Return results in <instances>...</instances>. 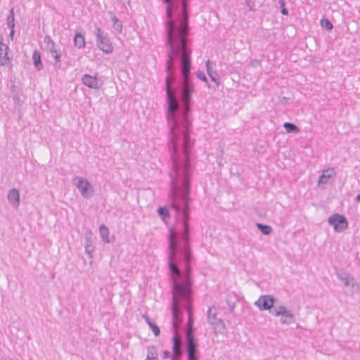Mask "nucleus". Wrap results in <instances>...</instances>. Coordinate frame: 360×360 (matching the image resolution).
Segmentation results:
<instances>
[{"label":"nucleus","instance_id":"1","mask_svg":"<svg viewBox=\"0 0 360 360\" xmlns=\"http://www.w3.org/2000/svg\"><path fill=\"white\" fill-rule=\"evenodd\" d=\"M168 129L167 147L171 160L168 199L176 217L181 216V224L178 230L173 227L169 230L167 267L171 274L179 276L181 271L178 265L184 263L188 276L191 273V263L193 259L189 220L191 182L195 168L193 154L194 141L191 138L192 128Z\"/></svg>","mask_w":360,"mask_h":360},{"label":"nucleus","instance_id":"2","mask_svg":"<svg viewBox=\"0 0 360 360\" xmlns=\"http://www.w3.org/2000/svg\"><path fill=\"white\" fill-rule=\"evenodd\" d=\"M172 304L171 313L172 316V337L171 342H172V353L173 355H181L182 351L181 349V340L178 336L177 333V319L178 314L182 316V311H179V304L177 303V297L182 302H187L189 295V290L183 283H174L172 285Z\"/></svg>","mask_w":360,"mask_h":360},{"label":"nucleus","instance_id":"3","mask_svg":"<svg viewBox=\"0 0 360 360\" xmlns=\"http://www.w3.org/2000/svg\"><path fill=\"white\" fill-rule=\"evenodd\" d=\"M188 0H173L167 8L166 22H188Z\"/></svg>","mask_w":360,"mask_h":360},{"label":"nucleus","instance_id":"4","mask_svg":"<svg viewBox=\"0 0 360 360\" xmlns=\"http://www.w3.org/2000/svg\"><path fill=\"white\" fill-rule=\"evenodd\" d=\"M329 225L333 227V230L336 233L345 231L349 227V222L347 217L338 212L332 214L327 219Z\"/></svg>","mask_w":360,"mask_h":360},{"label":"nucleus","instance_id":"5","mask_svg":"<svg viewBox=\"0 0 360 360\" xmlns=\"http://www.w3.org/2000/svg\"><path fill=\"white\" fill-rule=\"evenodd\" d=\"M73 182L83 198L89 199L93 196L94 187L86 179L77 176L73 179Z\"/></svg>","mask_w":360,"mask_h":360},{"label":"nucleus","instance_id":"6","mask_svg":"<svg viewBox=\"0 0 360 360\" xmlns=\"http://www.w3.org/2000/svg\"><path fill=\"white\" fill-rule=\"evenodd\" d=\"M271 314L275 316H281V323L282 324L290 325L295 322L296 319L294 314L286 309L283 305H279L278 307L274 308Z\"/></svg>","mask_w":360,"mask_h":360},{"label":"nucleus","instance_id":"7","mask_svg":"<svg viewBox=\"0 0 360 360\" xmlns=\"http://www.w3.org/2000/svg\"><path fill=\"white\" fill-rule=\"evenodd\" d=\"M96 44L98 47L105 53H110L113 51V46L108 37L107 34L100 28H96Z\"/></svg>","mask_w":360,"mask_h":360},{"label":"nucleus","instance_id":"8","mask_svg":"<svg viewBox=\"0 0 360 360\" xmlns=\"http://www.w3.org/2000/svg\"><path fill=\"white\" fill-rule=\"evenodd\" d=\"M278 300L271 295H260L258 300L255 302V305L258 307L260 311H271L275 308V303Z\"/></svg>","mask_w":360,"mask_h":360},{"label":"nucleus","instance_id":"9","mask_svg":"<svg viewBox=\"0 0 360 360\" xmlns=\"http://www.w3.org/2000/svg\"><path fill=\"white\" fill-rule=\"evenodd\" d=\"M97 77L98 73H96L94 76L84 74L82 77V84L90 89H99L103 85V82Z\"/></svg>","mask_w":360,"mask_h":360},{"label":"nucleus","instance_id":"10","mask_svg":"<svg viewBox=\"0 0 360 360\" xmlns=\"http://www.w3.org/2000/svg\"><path fill=\"white\" fill-rule=\"evenodd\" d=\"M9 50L8 46L3 42V37L0 36V65L6 66L11 64L13 55L9 56Z\"/></svg>","mask_w":360,"mask_h":360},{"label":"nucleus","instance_id":"11","mask_svg":"<svg viewBox=\"0 0 360 360\" xmlns=\"http://www.w3.org/2000/svg\"><path fill=\"white\" fill-rule=\"evenodd\" d=\"M240 300L239 296L235 292H230L227 294L225 302L227 304L229 311L235 314L234 310L236 303H238Z\"/></svg>","mask_w":360,"mask_h":360},{"label":"nucleus","instance_id":"12","mask_svg":"<svg viewBox=\"0 0 360 360\" xmlns=\"http://www.w3.org/2000/svg\"><path fill=\"white\" fill-rule=\"evenodd\" d=\"M20 195L19 190L15 188L10 189L8 193V201L14 208H18V206L20 205Z\"/></svg>","mask_w":360,"mask_h":360},{"label":"nucleus","instance_id":"13","mask_svg":"<svg viewBox=\"0 0 360 360\" xmlns=\"http://www.w3.org/2000/svg\"><path fill=\"white\" fill-rule=\"evenodd\" d=\"M52 55L55 59L53 63L54 69L58 70L61 68V52L60 50H57L55 46H49L46 49Z\"/></svg>","mask_w":360,"mask_h":360},{"label":"nucleus","instance_id":"14","mask_svg":"<svg viewBox=\"0 0 360 360\" xmlns=\"http://www.w3.org/2000/svg\"><path fill=\"white\" fill-rule=\"evenodd\" d=\"M336 172L334 167H328L322 172V174L319 176L318 184H326L328 180L335 176Z\"/></svg>","mask_w":360,"mask_h":360},{"label":"nucleus","instance_id":"15","mask_svg":"<svg viewBox=\"0 0 360 360\" xmlns=\"http://www.w3.org/2000/svg\"><path fill=\"white\" fill-rule=\"evenodd\" d=\"M32 60L34 68L40 71L44 69V65L41 60V55L38 49H34L32 53Z\"/></svg>","mask_w":360,"mask_h":360},{"label":"nucleus","instance_id":"16","mask_svg":"<svg viewBox=\"0 0 360 360\" xmlns=\"http://www.w3.org/2000/svg\"><path fill=\"white\" fill-rule=\"evenodd\" d=\"M99 233L102 240L105 243H110L115 240V236H112V239L109 238V230L105 224H101L99 226Z\"/></svg>","mask_w":360,"mask_h":360},{"label":"nucleus","instance_id":"17","mask_svg":"<svg viewBox=\"0 0 360 360\" xmlns=\"http://www.w3.org/2000/svg\"><path fill=\"white\" fill-rule=\"evenodd\" d=\"M206 69L209 77L211 80L214 82L217 86L219 85V77L217 72L216 70H213L211 67L210 60H207L205 63Z\"/></svg>","mask_w":360,"mask_h":360},{"label":"nucleus","instance_id":"18","mask_svg":"<svg viewBox=\"0 0 360 360\" xmlns=\"http://www.w3.org/2000/svg\"><path fill=\"white\" fill-rule=\"evenodd\" d=\"M336 276L340 281L343 282V284L345 287L350 285L354 279V278L347 272L340 273L338 271L336 273Z\"/></svg>","mask_w":360,"mask_h":360},{"label":"nucleus","instance_id":"19","mask_svg":"<svg viewBox=\"0 0 360 360\" xmlns=\"http://www.w3.org/2000/svg\"><path fill=\"white\" fill-rule=\"evenodd\" d=\"M143 318L145 319L146 322L148 325L149 328L152 330L154 335L155 337H158L160 334V329L159 326L151 319L149 318V316L147 314H143Z\"/></svg>","mask_w":360,"mask_h":360},{"label":"nucleus","instance_id":"20","mask_svg":"<svg viewBox=\"0 0 360 360\" xmlns=\"http://www.w3.org/2000/svg\"><path fill=\"white\" fill-rule=\"evenodd\" d=\"M200 351L197 338L186 340V352Z\"/></svg>","mask_w":360,"mask_h":360},{"label":"nucleus","instance_id":"21","mask_svg":"<svg viewBox=\"0 0 360 360\" xmlns=\"http://www.w3.org/2000/svg\"><path fill=\"white\" fill-rule=\"evenodd\" d=\"M74 45L77 49H80L85 46V38L80 32H76L74 36Z\"/></svg>","mask_w":360,"mask_h":360},{"label":"nucleus","instance_id":"22","mask_svg":"<svg viewBox=\"0 0 360 360\" xmlns=\"http://www.w3.org/2000/svg\"><path fill=\"white\" fill-rule=\"evenodd\" d=\"M157 212L160 219L165 223L170 219L169 210L167 206H160Z\"/></svg>","mask_w":360,"mask_h":360},{"label":"nucleus","instance_id":"23","mask_svg":"<svg viewBox=\"0 0 360 360\" xmlns=\"http://www.w3.org/2000/svg\"><path fill=\"white\" fill-rule=\"evenodd\" d=\"M256 227L264 236H269L273 231L272 227L268 224L257 222Z\"/></svg>","mask_w":360,"mask_h":360},{"label":"nucleus","instance_id":"24","mask_svg":"<svg viewBox=\"0 0 360 360\" xmlns=\"http://www.w3.org/2000/svg\"><path fill=\"white\" fill-rule=\"evenodd\" d=\"M283 126L288 133L297 134L300 131V127L292 122H285Z\"/></svg>","mask_w":360,"mask_h":360},{"label":"nucleus","instance_id":"25","mask_svg":"<svg viewBox=\"0 0 360 360\" xmlns=\"http://www.w3.org/2000/svg\"><path fill=\"white\" fill-rule=\"evenodd\" d=\"M207 321L211 325H214L217 321L216 309L210 307L207 310Z\"/></svg>","mask_w":360,"mask_h":360},{"label":"nucleus","instance_id":"26","mask_svg":"<svg viewBox=\"0 0 360 360\" xmlns=\"http://www.w3.org/2000/svg\"><path fill=\"white\" fill-rule=\"evenodd\" d=\"M215 333L223 334L226 330V327L224 321L221 319H217L216 323L212 325Z\"/></svg>","mask_w":360,"mask_h":360},{"label":"nucleus","instance_id":"27","mask_svg":"<svg viewBox=\"0 0 360 360\" xmlns=\"http://www.w3.org/2000/svg\"><path fill=\"white\" fill-rule=\"evenodd\" d=\"M152 360H158V351L155 345L148 347V355Z\"/></svg>","mask_w":360,"mask_h":360},{"label":"nucleus","instance_id":"28","mask_svg":"<svg viewBox=\"0 0 360 360\" xmlns=\"http://www.w3.org/2000/svg\"><path fill=\"white\" fill-rule=\"evenodd\" d=\"M186 360H200V351L186 352Z\"/></svg>","mask_w":360,"mask_h":360},{"label":"nucleus","instance_id":"29","mask_svg":"<svg viewBox=\"0 0 360 360\" xmlns=\"http://www.w3.org/2000/svg\"><path fill=\"white\" fill-rule=\"evenodd\" d=\"M11 96H20L22 94V89L20 86H18V85H16L15 84V82H12L11 83Z\"/></svg>","mask_w":360,"mask_h":360},{"label":"nucleus","instance_id":"30","mask_svg":"<svg viewBox=\"0 0 360 360\" xmlns=\"http://www.w3.org/2000/svg\"><path fill=\"white\" fill-rule=\"evenodd\" d=\"M195 328L193 327V324L191 323V326L188 328L186 331L185 332V338L186 340H191L193 338H196L195 336Z\"/></svg>","mask_w":360,"mask_h":360},{"label":"nucleus","instance_id":"31","mask_svg":"<svg viewBox=\"0 0 360 360\" xmlns=\"http://www.w3.org/2000/svg\"><path fill=\"white\" fill-rule=\"evenodd\" d=\"M13 105L15 110L20 111L22 108L23 101L21 99L20 96H13Z\"/></svg>","mask_w":360,"mask_h":360},{"label":"nucleus","instance_id":"32","mask_svg":"<svg viewBox=\"0 0 360 360\" xmlns=\"http://www.w3.org/2000/svg\"><path fill=\"white\" fill-rule=\"evenodd\" d=\"M93 245V233L90 229H87L84 233V245Z\"/></svg>","mask_w":360,"mask_h":360},{"label":"nucleus","instance_id":"33","mask_svg":"<svg viewBox=\"0 0 360 360\" xmlns=\"http://www.w3.org/2000/svg\"><path fill=\"white\" fill-rule=\"evenodd\" d=\"M196 77H197L200 80H201L202 82H205V83H206V84H207V86L208 88H211V86H210V84H209V82H208V80H207V77H206L205 74L202 71H201V70H198V71L196 72Z\"/></svg>","mask_w":360,"mask_h":360},{"label":"nucleus","instance_id":"34","mask_svg":"<svg viewBox=\"0 0 360 360\" xmlns=\"http://www.w3.org/2000/svg\"><path fill=\"white\" fill-rule=\"evenodd\" d=\"M350 285L352 294L358 293L359 292L360 287L359 283L356 281L355 278L353 280Z\"/></svg>","mask_w":360,"mask_h":360},{"label":"nucleus","instance_id":"35","mask_svg":"<svg viewBox=\"0 0 360 360\" xmlns=\"http://www.w3.org/2000/svg\"><path fill=\"white\" fill-rule=\"evenodd\" d=\"M181 351L183 352L182 350V345H181ZM183 354V353L181 354ZM173 356L172 358L174 357H176V358H179L180 359L182 355H173V353L172 352V354L170 353V352H169L168 350L165 349V350H163L162 351V358L163 359H168L171 356Z\"/></svg>","mask_w":360,"mask_h":360},{"label":"nucleus","instance_id":"36","mask_svg":"<svg viewBox=\"0 0 360 360\" xmlns=\"http://www.w3.org/2000/svg\"><path fill=\"white\" fill-rule=\"evenodd\" d=\"M85 252L90 257L92 258V253L95 250V248L93 245H84Z\"/></svg>","mask_w":360,"mask_h":360},{"label":"nucleus","instance_id":"37","mask_svg":"<svg viewBox=\"0 0 360 360\" xmlns=\"http://www.w3.org/2000/svg\"><path fill=\"white\" fill-rule=\"evenodd\" d=\"M278 4H279L280 7H281V13L283 15H288V11L285 8V0H278Z\"/></svg>","mask_w":360,"mask_h":360},{"label":"nucleus","instance_id":"38","mask_svg":"<svg viewBox=\"0 0 360 360\" xmlns=\"http://www.w3.org/2000/svg\"><path fill=\"white\" fill-rule=\"evenodd\" d=\"M44 42L46 44V49L49 46H55L56 43L51 39L49 35H46L44 37Z\"/></svg>","mask_w":360,"mask_h":360},{"label":"nucleus","instance_id":"39","mask_svg":"<svg viewBox=\"0 0 360 360\" xmlns=\"http://www.w3.org/2000/svg\"><path fill=\"white\" fill-rule=\"evenodd\" d=\"M13 9H11L8 15L6 18V22H14Z\"/></svg>","mask_w":360,"mask_h":360},{"label":"nucleus","instance_id":"40","mask_svg":"<svg viewBox=\"0 0 360 360\" xmlns=\"http://www.w3.org/2000/svg\"><path fill=\"white\" fill-rule=\"evenodd\" d=\"M245 5L248 8L249 11H252L255 10V8H254L255 7V4L250 0H245Z\"/></svg>","mask_w":360,"mask_h":360},{"label":"nucleus","instance_id":"41","mask_svg":"<svg viewBox=\"0 0 360 360\" xmlns=\"http://www.w3.org/2000/svg\"><path fill=\"white\" fill-rule=\"evenodd\" d=\"M322 29L330 32L333 29V24H321Z\"/></svg>","mask_w":360,"mask_h":360},{"label":"nucleus","instance_id":"42","mask_svg":"<svg viewBox=\"0 0 360 360\" xmlns=\"http://www.w3.org/2000/svg\"><path fill=\"white\" fill-rule=\"evenodd\" d=\"M261 60L259 59H253L251 60L250 65L253 68H257L261 65Z\"/></svg>","mask_w":360,"mask_h":360},{"label":"nucleus","instance_id":"43","mask_svg":"<svg viewBox=\"0 0 360 360\" xmlns=\"http://www.w3.org/2000/svg\"><path fill=\"white\" fill-rule=\"evenodd\" d=\"M184 284L187 287L188 290H189L190 288H191V286L193 285V282H192V280H191V278L190 277V276H187L186 280Z\"/></svg>","mask_w":360,"mask_h":360},{"label":"nucleus","instance_id":"44","mask_svg":"<svg viewBox=\"0 0 360 360\" xmlns=\"http://www.w3.org/2000/svg\"><path fill=\"white\" fill-rule=\"evenodd\" d=\"M264 37L266 39V40H269V41H271L275 39L276 38V35L274 33H273L272 34H270V33H268V35H266V34H264Z\"/></svg>","mask_w":360,"mask_h":360},{"label":"nucleus","instance_id":"45","mask_svg":"<svg viewBox=\"0 0 360 360\" xmlns=\"http://www.w3.org/2000/svg\"><path fill=\"white\" fill-rule=\"evenodd\" d=\"M188 327L191 326V323L193 324V314H192V311L190 310V309H188Z\"/></svg>","mask_w":360,"mask_h":360},{"label":"nucleus","instance_id":"46","mask_svg":"<svg viewBox=\"0 0 360 360\" xmlns=\"http://www.w3.org/2000/svg\"><path fill=\"white\" fill-rule=\"evenodd\" d=\"M113 25V27L115 28V30L119 32V33H121L122 32V24H112Z\"/></svg>","mask_w":360,"mask_h":360},{"label":"nucleus","instance_id":"47","mask_svg":"<svg viewBox=\"0 0 360 360\" xmlns=\"http://www.w3.org/2000/svg\"><path fill=\"white\" fill-rule=\"evenodd\" d=\"M290 98L289 97H285V96H283V97H281L280 98V102L282 103V104H287L288 103H290Z\"/></svg>","mask_w":360,"mask_h":360},{"label":"nucleus","instance_id":"48","mask_svg":"<svg viewBox=\"0 0 360 360\" xmlns=\"http://www.w3.org/2000/svg\"><path fill=\"white\" fill-rule=\"evenodd\" d=\"M173 0H162V1L165 3V4H167V7H166V13L167 14V8H168V6L170 5V4L172 2Z\"/></svg>","mask_w":360,"mask_h":360},{"label":"nucleus","instance_id":"49","mask_svg":"<svg viewBox=\"0 0 360 360\" xmlns=\"http://www.w3.org/2000/svg\"><path fill=\"white\" fill-rule=\"evenodd\" d=\"M7 25L11 30H14L15 24H7Z\"/></svg>","mask_w":360,"mask_h":360},{"label":"nucleus","instance_id":"50","mask_svg":"<svg viewBox=\"0 0 360 360\" xmlns=\"http://www.w3.org/2000/svg\"><path fill=\"white\" fill-rule=\"evenodd\" d=\"M320 22L328 23V22H330L328 19H326V18H323L322 19H321Z\"/></svg>","mask_w":360,"mask_h":360},{"label":"nucleus","instance_id":"51","mask_svg":"<svg viewBox=\"0 0 360 360\" xmlns=\"http://www.w3.org/2000/svg\"><path fill=\"white\" fill-rule=\"evenodd\" d=\"M14 33H15V31H14V30H11V31H10L9 37L11 38V39H13V38Z\"/></svg>","mask_w":360,"mask_h":360},{"label":"nucleus","instance_id":"52","mask_svg":"<svg viewBox=\"0 0 360 360\" xmlns=\"http://www.w3.org/2000/svg\"><path fill=\"white\" fill-rule=\"evenodd\" d=\"M355 201H356V202H360V193H359V194H358V195L356 196V198H355Z\"/></svg>","mask_w":360,"mask_h":360},{"label":"nucleus","instance_id":"53","mask_svg":"<svg viewBox=\"0 0 360 360\" xmlns=\"http://www.w3.org/2000/svg\"><path fill=\"white\" fill-rule=\"evenodd\" d=\"M112 20L113 21V22H118V19L117 18L116 16L112 17Z\"/></svg>","mask_w":360,"mask_h":360},{"label":"nucleus","instance_id":"54","mask_svg":"<svg viewBox=\"0 0 360 360\" xmlns=\"http://www.w3.org/2000/svg\"><path fill=\"white\" fill-rule=\"evenodd\" d=\"M346 27H347V31L349 32V27L347 26H346Z\"/></svg>","mask_w":360,"mask_h":360},{"label":"nucleus","instance_id":"55","mask_svg":"<svg viewBox=\"0 0 360 360\" xmlns=\"http://www.w3.org/2000/svg\"><path fill=\"white\" fill-rule=\"evenodd\" d=\"M172 360H174V358H172Z\"/></svg>","mask_w":360,"mask_h":360},{"label":"nucleus","instance_id":"56","mask_svg":"<svg viewBox=\"0 0 360 360\" xmlns=\"http://www.w3.org/2000/svg\"><path fill=\"white\" fill-rule=\"evenodd\" d=\"M9 360H13L12 359H10Z\"/></svg>","mask_w":360,"mask_h":360}]
</instances>
